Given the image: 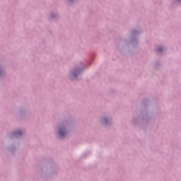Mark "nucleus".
<instances>
[{
	"instance_id": "nucleus-4",
	"label": "nucleus",
	"mask_w": 181,
	"mask_h": 181,
	"mask_svg": "<svg viewBox=\"0 0 181 181\" xmlns=\"http://www.w3.org/2000/svg\"><path fill=\"white\" fill-rule=\"evenodd\" d=\"M73 76H74V77L76 76V74H73Z\"/></svg>"
},
{
	"instance_id": "nucleus-3",
	"label": "nucleus",
	"mask_w": 181,
	"mask_h": 181,
	"mask_svg": "<svg viewBox=\"0 0 181 181\" xmlns=\"http://www.w3.org/2000/svg\"><path fill=\"white\" fill-rule=\"evenodd\" d=\"M163 49L161 47L158 48L157 52H162Z\"/></svg>"
},
{
	"instance_id": "nucleus-2",
	"label": "nucleus",
	"mask_w": 181,
	"mask_h": 181,
	"mask_svg": "<svg viewBox=\"0 0 181 181\" xmlns=\"http://www.w3.org/2000/svg\"><path fill=\"white\" fill-rule=\"evenodd\" d=\"M16 135H22V132L18 131V132H16Z\"/></svg>"
},
{
	"instance_id": "nucleus-1",
	"label": "nucleus",
	"mask_w": 181,
	"mask_h": 181,
	"mask_svg": "<svg viewBox=\"0 0 181 181\" xmlns=\"http://www.w3.org/2000/svg\"><path fill=\"white\" fill-rule=\"evenodd\" d=\"M59 135L61 136H64V135H66V132H63V130H62V129H59Z\"/></svg>"
}]
</instances>
